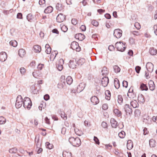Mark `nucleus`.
I'll return each instance as SVG.
<instances>
[{"label":"nucleus","instance_id":"obj_42","mask_svg":"<svg viewBox=\"0 0 157 157\" xmlns=\"http://www.w3.org/2000/svg\"><path fill=\"white\" fill-rule=\"evenodd\" d=\"M113 68L114 71L116 73L119 72L121 70L120 68L117 65L114 66Z\"/></svg>","mask_w":157,"mask_h":157},{"label":"nucleus","instance_id":"obj_5","mask_svg":"<svg viewBox=\"0 0 157 157\" xmlns=\"http://www.w3.org/2000/svg\"><path fill=\"white\" fill-rule=\"evenodd\" d=\"M71 47L73 50H75L77 52H79L81 50L78 43L75 41H73L71 43Z\"/></svg>","mask_w":157,"mask_h":157},{"label":"nucleus","instance_id":"obj_16","mask_svg":"<svg viewBox=\"0 0 157 157\" xmlns=\"http://www.w3.org/2000/svg\"><path fill=\"white\" fill-rule=\"evenodd\" d=\"M149 53L152 56H154L157 53V49L154 48L152 47L150 48L149 51Z\"/></svg>","mask_w":157,"mask_h":157},{"label":"nucleus","instance_id":"obj_47","mask_svg":"<svg viewBox=\"0 0 157 157\" xmlns=\"http://www.w3.org/2000/svg\"><path fill=\"white\" fill-rule=\"evenodd\" d=\"M123 99L122 96L121 95H119L118 96V102L119 104H121L123 102Z\"/></svg>","mask_w":157,"mask_h":157},{"label":"nucleus","instance_id":"obj_40","mask_svg":"<svg viewBox=\"0 0 157 157\" xmlns=\"http://www.w3.org/2000/svg\"><path fill=\"white\" fill-rule=\"evenodd\" d=\"M105 98L107 100H109L111 96L110 92L109 90H106L105 92Z\"/></svg>","mask_w":157,"mask_h":157},{"label":"nucleus","instance_id":"obj_53","mask_svg":"<svg viewBox=\"0 0 157 157\" xmlns=\"http://www.w3.org/2000/svg\"><path fill=\"white\" fill-rule=\"evenodd\" d=\"M20 71L22 75H24L25 73L26 70L23 67H21L20 69Z\"/></svg>","mask_w":157,"mask_h":157},{"label":"nucleus","instance_id":"obj_12","mask_svg":"<svg viewBox=\"0 0 157 157\" xmlns=\"http://www.w3.org/2000/svg\"><path fill=\"white\" fill-rule=\"evenodd\" d=\"M65 19V16L62 13H60L57 17L56 20L58 22L60 23L64 21Z\"/></svg>","mask_w":157,"mask_h":157},{"label":"nucleus","instance_id":"obj_37","mask_svg":"<svg viewBox=\"0 0 157 157\" xmlns=\"http://www.w3.org/2000/svg\"><path fill=\"white\" fill-rule=\"evenodd\" d=\"M140 88L142 90H148L147 86L143 83L141 84Z\"/></svg>","mask_w":157,"mask_h":157},{"label":"nucleus","instance_id":"obj_24","mask_svg":"<svg viewBox=\"0 0 157 157\" xmlns=\"http://www.w3.org/2000/svg\"><path fill=\"white\" fill-rule=\"evenodd\" d=\"M109 71L107 70V68L105 67H104L103 68L102 71L101 73L102 75L104 76H106V75L108 74Z\"/></svg>","mask_w":157,"mask_h":157},{"label":"nucleus","instance_id":"obj_11","mask_svg":"<svg viewBox=\"0 0 157 157\" xmlns=\"http://www.w3.org/2000/svg\"><path fill=\"white\" fill-rule=\"evenodd\" d=\"M146 68L148 71L151 73L153 70L154 65L151 63L148 62L146 64Z\"/></svg>","mask_w":157,"mask_h":157},{"label":"nucleus","instance_id":"obj_46","mask_svg":"<svg viewBox=\"0 0 157 157\" xmlns=\"http://www.w3.org/2000/svg\"><path fill=\"white\" fill-rule=\"evenodd\" d=\"M33 17L31 13H29L28 14L27 16V19L28 21L29 22H32L33 19Z\"/></svg>","mask_w":157,"mask_h":157},{"label":"nucleus","instance_id":"obj_59","mask_svg":"<svg viewBox=\"0 0 157 157\" xmlns=\"http://www.w3.org/2000/svg\"><path fill=\"white\" fill-rule=\"evenodd\" d=\"M44 65L43 64H39L37 66V69L38 70H40L42 69L44 67Z\"/></svg>","mask_w":157,"mask_h":157},{"label":"nucleus","instance_id":"obj_25","mask_svg":"<svg viewBox=\"0 0 157 157\" xmlns=\"http://www.w3.org/2000/svg\"><path fill=\"white\" fill-rule=\"evenodd\" d=\"M130 104L134 108H136L139 106L138 103L135 100L132 101L130 102Z\"/></svg>","mask_w":157,"mask_h":157},{"label":"nucleus","instance_id":"obj_26","mask_svg":"<svg viewBox=\"0 0 157 157\" xmlns=\"http://www.w3.org/2000/svg\"><path fill=\"white\" fill-rule=\"evenodd\" d=\"M130 33L133 34L134 36H139L141 35V33L140 31H132Z\"/></svg>","mask_w":157,"mask_h":157},{"label":"nucleus","instance_id":"obj_63","mask_svg":"<svg viewBox=\"0 0 157 157\" xmlns=\"http://www.w3.org/2000/svg\"><path fill=\"white\" fill-rule=\"evenodd\" d=\"M140 70H141V67L139 66H137L135 67L136 71L137 73H139Z\"/></svg>","mask_w":157,"mask_h":157},{"label":"nucleus","instance_id":"obj_62","mask_svg":"<svg viewBox=\"0 0 157 157\" xmlns=\"http://www.w3.org/2000/svg\"><path fill=\"white\" fill-rule=\"evenodd\" d=\"M38 71H35L33 73V75L35 78H37L38 76V75L37 73Z\"/></svg>","mask_w":157,"mask_h":157},{"label":"nucleus","instance_id":"obj_55","mask_svg":"<svg viewBox=\"0 0 157 157\" xmlns=\"http://www.w3.org/2000/svg\"><path fill=\"white\" fill-rule=\"evenodd\" d=\"M13 11V10L12 9H10V10H4L3 12V13L6 14V15H7L10 13V12L11 13Z\"/></svg>","mask_w":157,"mask_h":157},{"label":"nucleus","instance_id":"obj_23","mask_svg":"<svg viewBox=\"0 0 157 157\" xmlns=\"http://www.w3.org/2000/svg\"><path fill=\"white\" fill-rule=\"evenodd\" d=\"M114 84L115 87L117 89H118L120 86L119 81L117 78H115L114 80Z\"/></svg>","mask_w":157,"mask_h":157},{"label":"nucleus","instance_id":"obj_33","mask_svg":"<svg viewBox=\"0 0 157 157\" xmlns=\"http://www.w3.org/2000/svg\"><path fill=\"white\" fill-rule=\"evenodd\" d=\"M113 112L115 115L117 117H120L121 115V113L118 109H115L113 110Z\"/></svg>","mask_w":157,"mask_h":157},{"label":"nucleus","instance_id":"obj_20","mask_svg":"<svg viewBox=\"0 0 157 157\" xmlns=\"http://www.w3.org/2000/svg\"><path fill=\"white\" fill-rule=\"evenodd\" d=\"M57 54L58 52L57 51H54V52H52L50 56V60L53 61L55 59Z\"/></svg>","mask_w":157,"mask_h":157},{"label":"nucleus","instance_id":"obj_44","mask_svg":"<svg viewBox=\"0 0 157 157\" xmlns=\"http://www.w3.org/2000/svg\"><path fill=\"white\" fill-rule=\"evenodd\" d=\"M10 45L13 47H16L17 46V42L15 40H11L10 42Z\"/></svg>","mask_w":157,"mask_h":157},{"label":"nucleus","instance_id":"obj_36","mask_svg":"<svg viewBox=\"0 0 157 157\" xmlns=\"http://www.w3.org/2000/svg\"><path fill=\"white\" fill-rule=\"evenodd\" d=\"M66 81L67 83L70 85L72 83L73 79L71 77L68 76L66 78Z\"/></svg>","mask_w":157,"mask_h":157},{"label":"nucleus","instance_id":"obj_57","mask_svg":"<svg viewBox=\"0 0 157 157\" xmlns=\"http://www.w3.org/2000/svg\"><path fill=\"white\" fill-rule=\"evenodd\" d=\"M94 140L96 144H99L100 142H99V140L98 139V138L97 137H96L95 136H94Z\"/></svg>","mask_w":157,"mask_h":157},{"label":"nucleus","instance_id":"obj_6","mask_svg":"<svg viewBox=\"0 0 157 157\" xmlns=\"http://www.w3.org/2000/svg\"><path fill=\"white\" fill-rule=\"evenodd\" d=\"M122 34V31L120 29H116L114 31V36L117 38H120Z\"/></svg>","mask_w":157,"mask_h":157},{"label":"nucleus","instance_id":"obj_28","mask_svg":"<svg viewBox=\"0 0 157 157\" xmlns=\"http://www.w3.org/2000/svg\"><path fill=\"white\" fill-rule=\"evenodd\" d=\"M127 147L128 149L129 150H131L133 147V144L131 140H129L128 141Z\"/></svg>","mask_w":157,"mask_h":157},{"label":"nucleus","instance_id":"obj_38","mask_svg":"<svg viewBox=\"0 0 157 157\" xmlns=\"http://www.w3.org/2000/svg\"><path fill=\"white\" fill-rule=\"evenodd\" d=\"M115 154L118 157H122L123 156V154L120 151L118 150H115L114 151Z\"/></svg>","mask_w":157,"mask_h":157},{"label":"nucleus","instance_id":"obj_9","mask_svg":"<svg viewBox=\"0 0 157 157\" xmlns=\"http://www.w3.org/2000/svg\"><path fill=\"white\" fill-rule=\"evenodd\" d=\"M124 109L127 114L130 115L132 113V109L128 104H126L124 105Z\"/></svg>","mask_w":157,"mask_h":157},{"label":"nucleus","instance_id":"obj_32","mask_svg":"<svg viewBox=\"0 0 157 157\" xmlns=\"http://www.w3.org/2000/svg\"><path fill=\"white\" fill-rule=\"evenodd\" d=\"M135 117L137 118H138L140 116L141 112L140 110L136 109L134 112Z\"/></svg>","mask_w":157,"mask_h":157},{"label":"nucleus","instance_id":"obj_4","mask_svg":"<svg viewBox=\"0 0 157 157\" xmlns=\"http://www.w3.org/2000/svg\"><path fill=\"white\" fill-rule=\"evenodd\" d=\"M23 101L22 98L20 95H18L17 98L15 103V106L17 108H20L23 104Z\"/></svg>","mask_w":157,"mask_h":157},{"label":"nucleus","instance_id":"obj_41","mask_svg":"<svg viewBox=\"0 0 157 157\" xmlns=\"http://www.w3.org/2000/svg\"><path fill=\"white\" fill-rule=\"evenodd\" d=\"M85 62V60L83 58H80L77 61V63L78 64L82 65Z\"/></svg>","mask_w":157,"mask_h":157},{"label":"nucleus","instance_id":"obj_61","mask_svg":"<svg viewBox=\"0 0 157 157\" xmlns=\"http://www.w3.org/2000/svg\"><path fill=\"white\" fill-rule=\"evenodd\" d=\"M102 108L103 110H106L108 108V105L107 104H104L102 106Z\"/></svg>","mask_w":157,"mask_h":157},{"label":"nucleus","instance_id":"obj_52","mask_svg":"<svg viewBox=\"0 0 157 157\" xmlns=\"http://www.w3.org/2000/svg\"><path fill=\"white\" fill-rule=\"evenodd\" d=\"M45 0H40L39 1V4L42 7H45Z\"/></svg>","mask_w":157,"mask_h":157},{"label":"nucleus","instance_id":"obj_58","mask_svg":"<svg viewBox=\"0 0 157 157\" xmlns=\"http://www.w3.org/2000/svg\"><path fill=\"white\" fill-rule=\"evenodd\" d=\"M101 126L104 128H107L108 127L107 124L106 122L103 121L102 122Z\"/></svg>","mask_w":157,"mask_h":157},{"label":"nucleus","instance_id":"obj_10","mask_svg":"<svg viewBox=\"0 0 157 157\" xmlns=\"http://www.w3.org/2000/svg\"><path fill=\"white\" fill-rule=\"evenodd\" d=\"M109 78L106 76L103 77L101 81V84L104 87H105L107 86L109 83Z\"/></svg>","mask_w":157,"mask_h":157},{"label":"nucleus","instance_id":"obj_31","mask_svg":"<svg viewBox=\"0 0 157 157\" xmlns=\"http://www.w3.org/2000/svg\"><path fill=\"white\" fill-rule=\"evenodd\" d=\"M138 100L139 102L144 103L145 101L144 97L142 94H139L138 97Z\"/></svg>","mask_w":157,"mask_h":157},{"label":"nucleus","instance_id":"obj_22","mask_svg":"<svg viewBox=\"0 0 157 157\" xmlns=\"http://www.w3.org/2000/svg\"><path fill=\"white\" fill-rule=\"evenodd\" d=\"M63 157H72V155L71 152L64 151L63 153Z\"/></svg>","mask_w":157,"mask_h":157},{"label":"nucleus","instance_id":"obj_56","mask_svg":"<svg viewBox=\"0 0 157 157\" xmlns=\"http://www.w3.org/2000/svg\"><path fill=\"white\" fill-rule=\"evenodd\" d=\"M129 42L131 44H134L135 43V39L132 37L130 38Z\"/></svg>","mask_w":157,"mask_h":157},{"label":"nucleus","instance_id":"obj_48","mask_svg":"<svg viewBox=\"0 0 157 157\" xmlns=\"http://www.w3.org/2000/svg\"><path fill=\"white\" fill-rule=\"evenodd\" d=\"M46 146L47 148L51 149L52 148L53 146L52 144H51L48 142H47L45 143Z\"/></svg>","mask_w":157,"mask_h":157},{"label":"nucleus","instance_id":"obj_29","mask_svg":"<svg viewBox=\"0 0 157 157\" xmlns=\"http://www.w3.org/2000/svg\"><path fill=\"white\" fill-rule=\"evenodd\" d=\"M34 52L36 53H39L41 50V47L39 45H35L34 46Z\"/></svg>","mask_w":157,"mask_h":157},{"label":"nucleus","instance_id":"obj_2","mask_svg":"<svg viewBox=\"0 0 157 157\" xmlns=\"http://www.w3.org/2000/svg\"><path fill=\"white\" fill-rule=\"evenodd\" d=\"M115 46L118 51L121 52L124 51L126 47L125 42L122 41L117 42Z\"/></svg>","mask_w":157,"mask_h":157},{"label":"nucleus","instance_id":"obj_19","mask_svg":"<svg viewBox=\"0 0 157 157\" xmlns=\"http://www.w3.org/2000/svg\"><path fill=\"white\" fill-rule=\"evenodd\" d=\"M18 53L19 56L21 57H24L26 54L25 50L22 48L19 49L18 51Z\"/></svg>","mask_w":157,"mask_h":157},{"label":"nucleus","instance_id":"obj_51","mask_svg":"<svg viewBox=\"0 0 157 157\" xmlns=\"http://www.w3.org/2000/svg\"><path fill=\"white\" fill-rule=\"evenodd\" d=\"M17 151V148L16 147L13 148H12L10 149L9 151L10 153H16Z\"/></svg>","mask_w":157,"mask_h":157},{"label":"nucleus","instance_id":"obj_14","mask_svg":"<svg viewBox=\"0 0 157 157\" xmlns=\"http://www.w3.org/2000/svg\"><path fill=\"white\" fill-rule=\"evenodd\" d=\"M77 63L76 60L75 59L71 60L70 61L69 66L70 68L74 69L76 67V64Z\"/></svg>","mask_w":157,"mask_h":157},{"label":"nucleus","instance_id":"obj_13","mask_svg":"<svg viewBox=\"0 0 157 157\" xmlns=\"http://www.w3.org/2000/svg\"><path fill=\"white\" fill-rule=\"evenodd\" d=\"M7 55L6 53L2 52L0 53V60L2 62L5 61L7 59Z\"/></svg>","mask_w":157,"mask_h":157},{"label":"nucleus","instance_id":"obj_35","mask_svg":"<svg viewBox=\"0 0 157 157\" xmlns=\"http://www.w3.org/2000/svg\"><path fill=\"white\" fill-rule=\"evenodd\" d=\"M60 27L61 30L64 32H66L67 31L68 29L67 27L65 25L61 24L60 25Z\"/></svg>","mask_w":157,"mask_h":157},{"label":"nucleus","instance_id":"obj_3","mask_svg":"<svg viewBox=\"0 0 157 157\" xmlns=\"http://www.w3.org/2000/svg\"><path fill=\"white\" fill-rule=\"evenodd\" d=\"M32 103L30 98L27 97L24 98L23 101V105L25 108L30 109L32 106Z\"/></svg>","mask_w":157,"mask_h":157},{"label":"nucleus","instance_id":"obj_43","mask_svg":"<svg viewBox=\"0 0 157 157\" xmlns=\"http://www.w3.org/2000/svg\"><path fill=\"white\" fill-rule=\"evenodd\" d=\"M60 115L61 117L64 120H66L67 119V115L64 112H61Z\"/></svg>","mask_w":157,"mask_h":157},{"label":"nucleus","instance_id":"obj_45","mask_svg":"<svg viewBox=\"0 0 157 157\" xmlns=\"http://www.w3.org/2000/svg\"><path fill=\"white\" fill-rule=\"evenodd\" d=\"M125 132L123 131H121L118 134L119 137L121 138H124L125 137Z\"/></svg>","mask_w":157,"mask_h":157},{"label":"nucleus","instance_id":"obj_60","mask_svg":"<svg viewBox=\"0 0 157 157\" xmlns=\"http://www.w3.org/2000/svg\"><path fill=\"white\" fill-rule=\"evenodd\" d=\"M92 24L93 25L95 26H97L98 25V23L97 21L94 20L92 21Z\"/></svg>","mask_w":157,"mask_h":157},{"label":"nucleus","instance_id":"obj_8","mask_svg":"<svg viewBox=\"0 0 157 157\" xmlns=\"http://www.w3.org/2000/svg\"><path fill=\"white\" fill-rule=\"evenodd\" d=\"M86 86V84L84 82L80 83L77 86V93H80L84 89Z\"/></svg>","mask_w":157,"mask_h":157},{"label":"nucleus","instance_id":"obj_49","mask_svg":"<svg viewBox=\"0 0 157 157\" xmlns=\"http://www.w3.org/2000/svg\"><path fill=\"white\" fill-rule=\"evenodd\" d=\"M6 122V119L3 117H0V124H4Z\"/></svg>","mask_w":157,"mask_h":157},{"label":"nucleus","instance_id":"obj_50","mask_svg":"<svg viewBox=\"0 0 157 157\" xmlns=\"http://www.w3.org/2000/svg\"><path fill=\"white\" fill-rule=\"evenodd\" d=\"M75 131L76 134L78 136H81L83 134L82 132L78 130V129H75Z\"/></svg>","mask_w":157,"mask_h":157},{"label":"nucleus","instance_id":"obj_17","mask_svg":"<svg viewBox=\"0 0 157 157\" xmlns=\"http://www.w3.org/2000/svg\"><path fill=\"white\" fill-rule=\"evenodd\" d=\"M75 37L76 39L82 41L85 39V36L83 34L81 33H78L75 35Z\"/></svg>","mask_w":157,"mask_h":157},{"label":"nucleus","instance_id":"obj_27","mask_svg":"<svg viewBox=\"0 0 157 157\" xmlns=\"http://www.w3.org/2000/svg\"><path fill=\"white\" fill-rule=\"evenodd\" d=\"M53 10V8L51 6H49L45 9L44 12L46 13H50Z\"/></svg>","mask_w":157,"mask_h":157},{"label":"nucleus","instance_id":"obj_64","mask_svg":"<svg viewBox=\"0 0 157 157\" xmlns=\"http://www.w3.org/2000/svg\"><path fill=\"white\" fill-rule=\"evenodd\" d=\"M154 32L156 35L157 36V25H155L154 26Z\"/></svg>","mask_w":157,"mask_h":157},{"label":"nucleus","instance_id":"obj_18","mask_svg":"<svg viewBox=\"0 0 157 157\" xmlns=\"http://www.w3.org/2000/svg\"><path fill=\"white\" fill-rule=\"evenodd\" d=\"M110 123L113 128H116L118 126V123L114 118H112L110 120Z\"/></svg>","mask_w":157,"mask_h":157},{"label":"nucleus","instance_id":"obj_7","mask_svg":"<svg viewBox=\"0 0 157 157\" xmlns=\"http://www.w3.org/2000/svg\"><path fill=\"white\" fill-rule=\"evenodd\" d=\"M64 62V60L62 59H60L58 61L56 65V67L59 71H61L63 69Z\"/></svg>","mask_w":157,"mask_h":157},{"label":"nucleus","instance_id":"obj_1","mask_svg":"<svg viewBox=\"0 0 157 157\" xmlns=\"http://www.w3.org/2000/svg\"><path fill=\"white\" fill-rule=\"evenodd\" d=\"M69 141L73 146L75 147L79 146L81 143L80 139L78 137H71L69 138Z\"/></svg>","mask_w":157,"mask_h":157},{"label":"nucleus","instance_id":"obj_34","mask_svg":"<svg viewBox=\"0 0 157 157\" xmlns=\"http://www.w3.org/2000/svg\"><path fill=\"white\" fill-rule=\"evenodd\" d=\"M56 8L59 11H61L63 9V6L61 4L58 3L56 5Z\"/></svg>","mask_w":157,"mask_h":157},{"label":"nucleus","instance_id":"obj_15","mask_svg":"<svg viewBox=\"0 0 157 157\" xmlns=\"http://www.w3.org/2000/svg\"><path fill=\"white\" fill-rule=\"evenodd\" d=\"M91 101L94 105H96L99 102V100L96 96H93L90 98Z\"/></svg>","mask_w":157,"mask_h":157},{"label":"nucleus","instance_id":"obj_30","mask_svg":"<svg viewBox=\"0 0 157 157\" xmlns=\"http://www.w3.org/2000/svg\"><path fill=\"white\" fill-rule=\"evenodd\" d=\"M45 48H46L45 52L47 54H50L51 52V48L48 44H46L45 45Z\"/></svg>","mask_w":157,"mask_h":157},{"label":"nucleus","instance_id":"obj_54","mask_svg":"<svg viewBox=\"0 0 157 157\" xmlns=\"http://www.w3.org/2000/svg\"><path fill=\"white\" fill-rule=\"evenodd\" d=\"M134 26L138 30L140 29L141 28L140 24L138 22H136L134 24Z\"/></svg>","mask_w":157,"mask_h":157},{"label":"nucleus","instance_id":"obj_39","mask_svg":"<svg viewBox=\"0 0 157 157\" xmlns=\"http://www.w3.org/2000/svg\"><path fill=\"white\" fill-rule=\"evenodd\" d=\"M149 145L151 147H154L155 146V141L153 139L149 140Z\"/></svg>","mask_w":157,"mask_h":157},{"label":"nucleus","instance_id":"obj_21","mask_svg":"<svg viewBox=\"0 0 157 157\" xmlns=\"http://www.w3.org/2000/svg\"><path fill=\"white\" fill-rule=\"evenodd\" d=\"M149 89L151 90H153L155 89V86L153 81L150 80L148 83Z\"/></svg>","mask_w":157,"mask_h":157}]
</instances>
